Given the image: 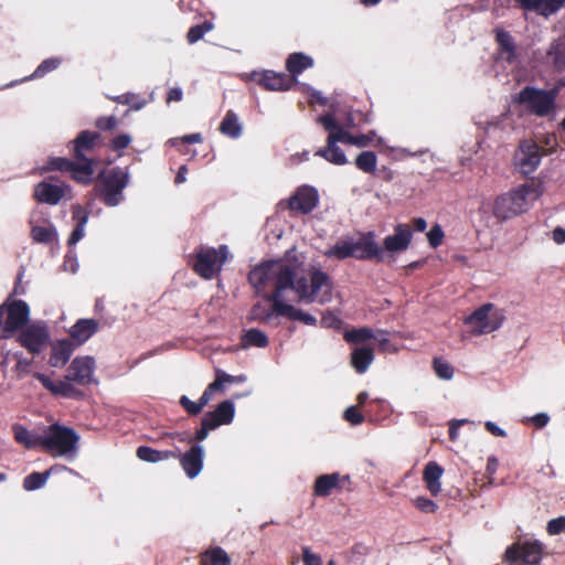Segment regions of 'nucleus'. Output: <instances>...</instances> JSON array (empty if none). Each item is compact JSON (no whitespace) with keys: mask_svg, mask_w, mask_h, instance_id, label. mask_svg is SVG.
Listing matches in <instances>:
<instances>
[{"mask_svg":"<svg viewBox=\"0 0 565 565\" xmlns=\"http://www.w3.org/2000/svg\"><path fill=\"white\" fill-rule=\"evenodd\" d=\"M310 284L306 277L297 278V267L284 259L263 260L248 273V282L256 295L270 302L267 309L262 302L252 308L255 320L267 323L276 316L275 302L285 301L284 292L294 290L298 301L326 305L332 299L333 284L331 277L320 268L308 270Z\"/></svg>","mask_w":565,"mask_h":565,"instance_id":"1","label":"nucleus"},{"mask_svg":"<svg viewBox=\"0 0 565 565\" xmlns=\"http://www.w3.org/2000/svg\"><path fill=\"white\" fill-rule=\"evenodd\" d=\"M75 161L65 157H50L43 166V171L70 172L72 179L81 184L93 182L95 168L99 164L111 163L110 158L100 157L99 152L106 143H74Z\"/></svg>","mask_w":565,"mask_h":565,"instance_id":"2","label":"nucleus"},{"mask_svg":"<svg viewBox=\"0 0 565 565\" xmlns=\"http://www.w3.org/2000/svg\"><path fill=\"white\" fill-rule=\"evenodd\" d=\"M95 370L96 362L94 358L84 355L73 359L62 380L53 381L50 376L40 372L33 373V377L54 396L81 399L84 397V392L77 388V385L88 386L92 383H97L94 377Z\"/></svg>","mask_w":565,"mask_h":565,"instance_id":"3","label":"nucleus"},{"mask_svg":"<svg viewBox=\"0 0 565 565\" xmlns=\"http://www.w3.org/2000/svg\"><path fill=\"white\" fill-rule=\"evenodd\" d=\"M542 194L541 184L526 182L498 195L493 202L492 213L500 221L511 220L527 212L534 201Z\"/></svg>","mask_w":565,"mask_h":565,"instance_id":"4","label":"nucleus"},{"mask_svg":"<svg viewBox=\"0 0 565 565\" xmlns=\"http://www.w3.org/2000/svg\"><path fill=\"white\" fill-rule=\"evenodd\" d=\"M557 88L550 90L525 86L512 95V103L524 106L525 110L537 117H550L556 113Z\"/></svg>","mask_w":565,"mask_h":565,"instance_id":"5","label":"nucleus"},{"mask_svg":"<svg viewBox=\"0 0 565 565\" xmlns=\"http://www.w3.org/2000/svg\"><path fill=\"white\" fill-rule=\"evenodd\" d=\"M227 258L226 245H220L217 248L201 245L195 249L192 269L203 279L210 280L221 273Z\"/></svg>","mask_w":565,"mask_h":565,"instance_id":"6","label":"nucleus"},{"mask_svg":"<svg viewBox=\"0 0 565 565\" xmlns=\"http://www.w3.org/2000/svg\"><path fill=\"white\" fill-rule=\"evenodd\" d=\"M0 320L2 321L1 339H8L29 326V305L24 300L7 298L0 305Z\"/></svg>","mask_w":565,"mask_h":565,"instance_id":"7","label":"nucleus"},{"mask_svg":"<svg viewBox=\"0 0 565 565\" xmlns=\"http://www.w3.org/2000/svg\"><path fill=\"white\" fill-rule=\"evenodd\" d=\"M79 440L78 434L70 427L53 424L47 434L40 439V446L49 452L64 456L74 452Z\"/></svg>","mask_w":565,"mask_h":565,"instance_id":"8","label":"nucleus"},{"mask_svg":"<svg viewBox=\"0 0 565 565\" xmlns=\"http://www.w3.org/2000/svg\"><path fill=\"white\" fill-rule=\"evenodd\" d=\"M505 317L501 309H497L493 303L488 302L476 309L465 319V323L471 327V333L481 335L498 330Z\"/></svg>","mask_w":565,"mask_h":565,"instance_id":"9","label":"nucleus"},{"mask_svg":"<svg viewBox=\"0 0 565 565\" xmlns=\"http://www.w3.org/2000/svg\"><path fill=\"white\" fill-rule=\"evenodd\" d=\"M102 181L99 198L107 206H116L122 200V190L128 184V173L116 167L108 171L103 169L98 173Z\"/></svg>","mask_w":565,"mask_h":565,"instance_id":"10","label":"nucleus"},{"mask_svg":"<svg viewBox=\"0 0 565 565\" xmlns=\"http://www.w3.org/2000/svg\"><path fill=\"white\" fill-rule=\"evenodd\" d=\"M543 544L537 541L515 542L508 546L503 559L510 565H537L543 556Z\"/></svg>","mask_w":565,"mask_h":565,"instance_id":"11","label":"nucleus"},{"mask_svg":"<svg viewBox=\"0 0 565 565\" xmlns=\"http://www.w3.org/2000/svg\"><path fill=\"white\" fill-rule=\"evenodd\" d=\"M17 342L33 356L39 355L50 343V331L45 323L26 326L17 338Z\"/></svg>","mask_w":565,"mask_h":565,"instance_id":"12","label":"nucleus"},{"mask_svg":"<svg viewBox=\"0 0 565 565\" xmlns=\"http://www.w3.org/2000/svg\"><path fill=\"white\" fill-rule=\"evenodd\" d=\"M352 257L359 260H384V250L375 241V233H361L358 239L352 237Z\"/></svg>","mask_w":565,"mask_h":565,"instance_id":"13","label":"nucleus"},{"mask_svg":"<svg viewBox=\"0 0 565 565\" xmlns=\"http://www.w3.org/2000/svg\"><path fill=\"white\" fill-rule=\"evenodd\" d=\"M541 143H519L514 153V166L520 173L529 175L539 167L542 156Z\"/></svg>","mask_w":565,"mask_h":565,"instance_id":"14","label":"nucleus"},{"mask_svg":"<svg viewBox=\"0 0 565 565\" xmlns=\"http://www.w3.org/2000/svg\"><path fill=\"white\" fill-rule=\"evenodd\" d=\"M318 191L312 186L301 185L289 198L287 206L290 211L306 215L311 213L318 206Z\"/></svg>","mask_w":565,"mask_h":565,"instance_id":"15","label":"nucleus"},{"mask_svg":"<svg viewBox=\"0 0 565 565\" xmlns=\"http://www.w3.org/2000/svg\"><path fill=\"white\" fill-rule=\"evenodd\" d=\"M71 191V186L64 182L54 184L51 181H41L33 189V198L39 203L56 205Z\"/></svg>","mask_w":565,"mask_h":565,"instance_id":"16","label":"nucleus"},{"mask_svg":"<svg viewBox=\"0 0 565 565\" xmlns=\"http://www.w3.org/2000/svg\"><path fill=\"white\" fill-rule=\"evenodd\" d=\"M412 238L413 232L411 226L399 223L395 225L394 233L384 238L382 249L384 254L388 253L391 255L405 252L409 247Z\"/></svg>","mask_w":565,"mask_h":565,"instance_id":"17","label":"nucleus"},{"mask_svg":"<svg viewBox=\"0 0 565 565\" xmlns=\"http://www.w3.org/2000/svg\"><path fill=\"white\" fill-rule=\"evenodd\" d=\"M174 451H178V455L173 457L174 459H179L180 466L182 467L185 475L193 479L203 469V448L200 445H192L189 450L184 454L180 452L179 448H175Z\"/></svg>","mask_w":565,"mask_h":565,"instance_id":"18","label":"nucleus"},{"mask_svg":"<svg viewBox=\"0 0 565 565\" xmlns=\"http://www.w3.org/2000/svg\"><path fill=\"white\" fill-rule=\"evenodd\" d=\"M257 83L268 90H288L297 83V79L282 73L265 71L257 75Z\"/></svg>","mask_w":565,"mask_h":565,"instance_id":"19","label":"nucleus"},{"mask_svg":"<svg viewBox=\"0 0 565 565\" xmlns=\"http://www.w3.org/2000/svg\"><path fill=\"white\" fill-rule=\"evenodd\" d=\"M98 328L99 323L95 319H79L71 327L68 334L76 345H82L97 332Z\"/></svg>","mask_w":565,"mask_h":565,"instance_id":"20","label":"nucleus"},{"mask_svg":"<svg viewBox=\"0 0 565 565\" xmlns=\"http://www.w3.org/2000/svg\"><path fill=\"white\" fill-rule=\"evenodd\" d=\"M520 8L527 11H535L537 14L548 17L558 11L565 0H515Z\"/></svg>","mask_w":565,"mask_h":565,"instance_id":"21","label":"nucleus"},{"mask_svg":"<svg viewBox=\"0 0 565 565\" xmlns=\"http://www.w3.org/2000/svg\"><path fill=\"white\" fill-rule=\"evenodd\" d=\"M276 317H286L292 321H300L307 326H317L318 320L310 313L295 308L292 305L285 301L275 302Z\"/></svg>","mask_w":565,"mask_h":565,"instance_id":"22","label":"nucleus"},{"mask_svg":"<svg viewBox=\"0 0 565 565\" xmlns=\"http://www.w3.org/2000/svg\"><path fill=\"white\" fill-rule=\"evenodd\" d=\"M235 415L234 403L230 399L221 402L216 408L204 415L205 419L212 423V427L228 425L233 422Z\"/></svg>","mask_w":565,"mask_h":565,"instance_id":"23","label":"nucleus"},{"mask_svg":"<svg viewBox=\"0 0 565 565\" xmlns=\"http://www.w3.org/2000/svg\"><path fill=\"white\" fill-rule=\"evenodd\" d=\"M444 473V468L436 461H429L423 471V480L427 490L433 497H436L441 491L440 479Z\"/></svg>","mask_w":565,"mask_h":565,"instance_id":"24","label":"nucleus"},{"mask_svg":"<svg viewBox=\"0 0 565 565\" xmlns=\"http://www.w3.org/2000/svg\"><path fill=\"white\" fill-rule=\"evenodd\" d=\"M74 350L75 347L70 340L64 339L57 341L52 345L49 360L50 365L53 367H63L68 362Z\"/></svg>","mask_w":565,"mask_h":565,"instance_id":"25","label":"nucleus"},{"mask_svg":"<svg viewBox=\"0 0 565 565\" xmlns=\"http://www.w3.org/2000/svg\"><path fill=\"white\" fill-rule=\"evenodd\" d=\"M374 361V349L372 347H356L351 352V365L356 373L363 374Z\"/></svg>","mask_w":565,"mask_h":565,"instance_id":"26","label":"nucleus"},{"mask_svg":"<svg viewBox=\"0 0 565 565\" xmlns=\"http://www.w3.org/2000/svg\"><path fill=\"white\" fill-rule=\"evenodd\" d=\"M341 477L338 472L319 476L313 484V495L328 497L334 489H341Z\"/></svg>","mask_w":565,"mask_h":565,"instance_id":"27","label":"nucleus"},{"mask_svg":"<svg viewBox=\"0 0 565 565\" xmlns=\"http://www.w3.org/2000/svg\"><path fill=\"white\" fill-rule=\"evenodd\" d=\"M72 214L73 218L76 221V226L68 237V246L77 244L84 237L85 225L88 221V213L81 205H74L72 209Z\"/></svg>","mask_w":565,"mask_h":565,"instance_id":"28","label":"nucleus"},{"mask_svg":"<svg viewBox=\"0 0 565 565\" xmlns=\"http://www.w3.org/2000/svg\"><path fill=\"white\" fill-rule=\"evenodd\" d=\"M136 455L142 461L156 463L175 457L178 455V451L157 450L149 446H139L136 450Z\"/></svg>","mask_w":565,"mask_h":565,"instance_id":"29","label":"nucleus"},{"mask_svg":"<svg viewBox=\"0 0 565 565\" xmlns=\"http://www.w3.org/2000/svg\"><path fill=\"white\" fill-rule=\"evenodd\" d=\"M200 565H231V557L222 547L214 546L201 553Z\"/></svg>","mask_w":565,"mask_h":565,"instance_id":"30","label":"nucleus"},{"mask_svg":"<svg viewBox=\"0 0 565 565\" xmlns=\"http://www.w3.org/2000/svg\"><path fill=\"white\" fill-rule=\"evenodd\" d=\"M352 237L347 236L341 239H339L332 247H330L328 250H326L324 255L328 258H335L339 260H343L347 258L352 257L353 249H352Z\"/></svg>","mask_w":565,"mask_h":565,"instance_id":"31","label":"nucleus"},{"mask_svg":"<svg viewBox=\"0 0 565 565\" xmlns=\"http://www.w3.org/2000/svg\"><path fill=\"white\" fill-rule=\"evenodd\" d=\"M268 343L269 341L266 333L256 328L247 330L241 338V345L244 349L250 347L266 348Z\"/></svg>","mask_w":565,"mask_h":565,"instance_id":"32","label":"nucleus"},{"mask_svg":"<svg viewBox=\"0 0 565 565\" xmlns=\"http://www.w3.org/2000/svg\"><path fill=\"white\" fill-rule=\"evenodd\" d=\"M312 65V60L302 54V53H294L291 54L287 60V70L291 75L290 77H294L297 79V75L300 74L303 70L310 67Z\"/></svg>","mask_w":565,"mask_h":565,"instance_id":"33","label":"nucleus"},{"mask_svg":"<svg viewBox=\"0 0 565 565\" xmlns=\"http://www.w3.org/2000/svg\"><path fill=\"white\" fill-rule=\"evenodd\" d=\"M354 163L362 172L374 174L376 171L377 157L375 152L365 150L356 156Z\"/></svg>","mask_w":565,"mask_h":565,"instance_id":"34","label":"nucleus"},{"mask_svg":"<svg viewBox=\"0 0 565 565\" xmlns=\"http://www.w3.org/2000/svg\"><path fill=\"white\" fill-rule=\"evenodd\" d=\"M316 154L323 157L326 160L334 164L347 163L345 153L340 147H338V143H327V146L317 151Z\"/></svg>","mask_w":565,"mask_h":565,"instance_id":"35","label":"nucleus"},{"mask_svg":"<svg viewBox=\"0 0 565 565\" xmlns=\"http://www.w3.org/2000/svg\"><path fill=\"white\" fill-rule=\"evenodd\" d=\"M220 130L230 138H238L242 132V126L238 122L237 116L228 111L221 122Z\"/></svg>","mask_w":565,"mask_h":565,"instance_id":"36","label":"nucleus"},{"mask_svg":"<svg viewBox=\"0 0 565 565\" xmlns=\"http://www.w3.org/2000/svg\"><path fill=\"white\" fill-rule=\"evenodd\" d=\"M343 338L348 343L360 344L366 342L367 340L374 339L375 337L371 328L362 327L359 329L345 331Z\"/></svg>","mask_w":565,"mask_h":565,"instance_id":"37","label":"nucleus"},{"mask_svg":"<svg viewBox=\"0 0 565 565\" xmlns=\"http://www.w3.org/2000/svg\"><path fill=\"white\" fill-rule=\"evenodd\" d=\"M497 42L500 45L501 53L508 62H512L514 58V42L512 36L504 30L497 31Z\"/></svg>","mask_w":565,"mask_h":565,"instance_id":"38","label":"nucleus"},{"mask_svg":"<svg viewBox=\"0 0 565 565\" xmlns=\"http://www.w3.org/2000/svg\"><path fill=\"white\" fill-rule=\"evenodd\" d=\"M210 425H212V423H210L207 419H205V417H203L201 420V428H199L195 431L194 437L188 438L185 436V433H182V434L175 433V434H171V436H173V437L175 436L182 443H184V441H186L189 444H192L193 441L201 443L207 437L210 430L215 429V427H212Z\"/></svg>","mask_w":565,"mask_h":565,"instance_id":"39","label":"nucleus"},{"mask_svg":"<svg viewBox=\"0 0 565 565\" xmlns=\"http://www.w3.org/2000/svg\"><path fill=\"white\" fill-rule=\"evenodd\" d=\"M14 439L17 443L23 445L25 448L31 449L40 446L42 437H33L32 434L21 425L13 426Z\"/></svg>","mask_w":565,"mask_h":565,"instance_id":"40","label":"nucleus"},{"mask_svg":"<svg viewBox=\"0 0 565 565\" xmlns=\"http://www.w3.org/2000/svg\"><path fill=\"white\" fill-rule=\"evenodd\" d=\"M33 242L41 243V244H49L52 243L56 236L55 228L50 226H39L35 225L31 228L30 233Z\"/></svg>","mask_w":565,"mask_h":565,"instance_id":"41","label":"nucleus"},{"mask_svg":"<svg viewBox=\"0 0 565 565\" xmlns=\"http://www.w3.org/2000/svg\"><path fill=\"white\" fill-rule=\"evenodd\" d=\"M50 477V471L32 472L23 479V488L26 491H34L42 488Z\"/></svg>","mask_w":565,"mask_h":565,"instance_id":"42","label":"nucleus"},{"mask_svg":"<svg viewBox=\"0 0 565 565\" xmlns=\"http://www.w3.org/2000/svg\"><path fill=\"white\" fill-rule=\"evenodd\" d=\"M319 121L323 125L324 129L329 131L326 141H341V130L332 116H323Z\"/></svg>","mask_w":565,"mask_h":565,"instance_id":"43","label":"nucleus"},{"mask_svg":"<svg viewBox=\"0 0 565 565\" xmlns=\"http://www.w3.org/2000/svg\"><path fill=\"white\" fill-rule=\"evenodd\" d=\"M433 369L439 379L450 380L454 376V367L441 358H434Z\"/></svg>","mask_w":565,"mask_h":565,"instance_id":"44","label":"nucleus"},{"mask_svg":"<svg viewBox=\"0 0 565 565\" xmlns=\"http://www.w3.org/2000/svg\"><path fill=\"white\" fill-rule=\"evenodd\" d=\"M213 28H214V25L210 21H205L202 24L193 25L192 28H190V30L188 32V35H186L188 41L190 43L198 42L199 40H201L203 38V35L206 32H210L211 30H213Z\"/></svg>","mask_w":565,"mask_h":565,"instance_id":"45","label":"nucleus"},{"mask_svg":"<svg viewBox=\"0 0 565 565\" xmlns=\"http://www.w3.org/2000/svg\"><path fill=\"white\" fill-rule=\"evenodd\" d=\"M413 504L423 513H435L438 505L426 497H417L413 500Z\"/></svg>","mask_w":565,"mask_h":565,"instance_id":"46","label":"nucleus"},{"mask_svg":"<svg viewBox=\"0 0 565 565\" xmlns=\"http://www.w3.org/2000/svg\"><path fill=\"white\" fill-rule=\"evenodd\" d=\"M444 236V231L439 224L433 225L427 233L428 243L433 248H437L443 244Z\"/></svg>","mask_w":565,"mask_h":565,"instance_id":"47","label":"nucleus"},{"mask_svg":"<svg viewBox=\"0 0 565 565\" xmlns=\"http://www.w3.org/2000/svg\"><path fill=\"white\" fill-rule=\"evenodd\" d=\"M546 531L550 535H558L565 532V515L552 519L547 522Z\"/></svg>","mask_w":565,"mask_h":565,"instance_id":"48","label":"nucleus"},{"mask_svg":"<svg viewBox=\"0 0 565 565\" xmlns=\"http://www.w3.org/2000/svg\"><path fill=\"white\" fill-rule=\"evenodd\" d=\"M343 418L352 425H360L364 422V416L358 406H350L344 411Z\"/></svg>","mask_w":565,"mask_h":565,"instance_id":"49","label":"nucleus"},{"mask_svg":"<svg viewBox=\"0 0 565 565\" xmlns=\"http://www.w3.org/2000/svg\"><path fill=\"white\" fill-rule=\"evenodd\" d=\"M320 323L323 328L339 329L342 324V320L335 313L328 310L322 315Z\"/></svg>","mask_w":565,"mask_h":565,"instance_id":"50","label":"nucleus"},{"mask_svg":"<svg viewBox=\"0 0 565 565\" xmlns=\"http://www.w3.org/2000/svg\"><path fill=\"white\" fill-rule=\"evenodd\" d=\"M180 405L185 409V412L191 415L195 416L199 415L202 412V408L198 402H192L188 396L182 395L179 401Z\"/></svg>","mask_w":565,"mask_h":565,"instance_id":"51","label":"nucleus"},{"mask_svg":"<svg viewBox=\"0 0 565 565\" xmlns=\"http://www.w3.org/2000/svg\"><path fill=\"white\" fill-rule=\"evenodd\" d=\"M14 356L17 358L14 369L19 373V376L28 374L33 363V359L23 358L21 353H15Z\"/></svg>","mask_w":565,"mask_h":565,"instance_id":"52","label":"nucleus"},{"mask_svg":"<svg viewBox=\"0 0 565 565\" xmlns=\"http://www.w3.org/2000/svg\"><path fill=\"white\" fill-rule=\"evenodd\" d=\"M303 565H322V559L318 554L311 552L310 547H302Z\"/></svg>","mask_w":565,"mask_h":565,"instance_id":"53","label":"nucleus"},{"mask_svg":"<svg viewBox=\"0 0 565 565\" xmlns=\"http://www.w3.org/2000/svg\"><path fill=\"white\" fill-rule=\"evenodd\" d=\"M23 276H24V268H20L17 279H15V282H14L13 290L8 296V298L15 299L14 297L25 294V286L22 284Z\"/></svg>","mask_w":565,"mask_h":565,"instance_id":"54","label":"nucleus"},{"mask_svg":"<svg viewBox=\"0 0 565 565\" xmlns=\"http://www.w3.org/2000/svg\"><path fill=\"white\" fill-rule=\"evenodd\" d=\"M60 64V60L58 58H49V60H45L43 61L40 66L36 68L35 71V75L36 76H42L44 75L46 72H50V71H53L55 70Z\"/></svg>","mask_w":565,"mask_h":565,"instance_id":"55","label":"nucleus"},{"mask_svg":"<svg viewBox=\"0 0 565 565\" xmlns=\"http://www.w3.org/2000/svg\"><path fill=\"white\" fill-rule=\"evenodd\" d=\"M467 423H468L467 419H452V420H450L448 434H449V439L451 441H456L457 440L458 435H459L460 426H462V425H465Z\"/></svg>","mask_w":565,"mask_h":565,"instance_id":"56","label":"nucleus"},{"mask_svg":"<svg viewBox=\"0 0 565 565\" xmlns=\"http://www.w3.org/2000/svg\"><path fill=\"white\" fill-rule=\"evenodd\" d=\"M550 420V416L545 413H539L530 418V422L536 427V428H543L547 425Z\"/></svg>","mask_w":565,"mask_h":565,"instance_id":"57","label":"nucleus"},{"mask_svg":"<svg viewBox=\"0 0 565 565\" xmlns=\"http://www.w3.org/2000/svg\"><path fill=\"white\" fill-rule=\"evenodd\" d=\"M116 125L117 120L115 117H104L97 120V127L104 130H111Z\"/></svg>","mask_w":565,"mask_h":565,"instance_id":"58","label":"nucleus"},{"mask_svg":"<svg viewBox=\"0 0 565 565\" xmlns=\"http://www.w3.org/2000/svg\"><path fill=\"white\" fill-rule=\"evenodd\" d=\"M484 427L493 436H497V437H505L507 436V433L502 428L497 426V424H494L493 422H486Z\"/></svg>","mask_w":565,"mask_h":565,"instance_id":"59","label":"nucleus"},{"mask_svg":"<svg viewBox=\"0 0 565 565\" xmlns=\"http://www.w3.org/2000/svg\"><path fill=\"white\" fill-rule=\"evenodd\" d=\"M97 138L98 135L96 132L84 130L73 141H95Z\"/></svg>","mask_w":565,"mask_h":565,"instance_id":"60","label":"nucleus"},{"mask_svg":"<svg viewBox=\"0 0 565 565\" xmlns=\"http://www.w3.org/2000/svg\"><path fill=\"white\" fill-rule=\"evenodd\" d=\"M552 238L556 244L565 243V228L557 226L552 232Z\"/></svg>","mask_w":565,"mask_h":565,"instance_id":"61","label":"nucleus"},{"mask_svg":"<svg viewBox=\"0 0 565 565\" xmlns=\"http://www.w3.org/2000/svg\"><path fill=\"white\" fill-rule=\"evenodd\" d=\"M499 461L494 456L488 458L486 472L488 476H493L497 472Z\"/></svg>","mask_w":565,"mask_h":565,"instance_id":"62","label":"nucleus"},{"mask_svg":"<svg viewBox=\"0 0 565 565\" xmlns=\"http://www.w3.org/2000/svg\"><path fill=\"white\" fill-rule=\"evenodd\" d=\"M206 388L212 393L224 390V383L222 382L217 373H215V380L212 383H210Z\"/></svg>","mask_w":565,"mask_h":565,"instance_id":"63","label":"nucleus"},{"mask_svg":"<svg viewBox=\"0 0 565 565\" xmlns=\"http://www.w3.org/2000/svg\"><path fill=\"white\" fill-rule=\"evenodd\" d=\"M216 373L217 375L220 376V379L222 380V382L225 384V383H235V382H238L239 379L236 377V376H233V375H230V374H226L224 371L222 370H216Z\"/></svg>","mask_w":565,"mask_h":565,"instance_id":"64","label":"nucleus"}]
</instances>
